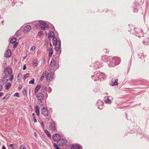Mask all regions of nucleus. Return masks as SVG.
<instances>
[{
    "label": "nucleus",
    "mask_w": 149,
    "mask_h": 149,
    "mask_svg": "<svg viewBox=\"0 0 149 149\" xmlns=\"http://www.w3.org/2000/svg\"><path fill=\"white\" fill-rule=\"evenodd\" d=\"M4 72L6 74L5 76L8 77V76L10 75L12 73L11 68L9 67L6 68L4 69Z\"/></svg>",
    "instance_id": "20e7f679"
},
{
    "label": "nucleus",
    "mask_w": 149,
    "mask_h": 149,
    "mask_svg": "<svg viewBox=\"0 0 149 149\" xmlns=\"http://www.w3.org/2000/svg\"><path fill=\"white\" fill-rule=\"evenodd\" d=\"M26 58V56H25V57H24L23 58V59H24Z\"/></svg>",
    "instance_id": "338daca9"
},
{
    "label": "nucleus",
    "mask_w": 149,
    "mask_h": 149,
    "mask_svg": "<svg viewBox=\"0 0 149 149\" xmlns=\"http://www.w3.org/2000/svg\"><path fill=\"white\" fill-rule=\"evenodd\" d=\"M14 96L15 97H19V93H15L14 94Z\"/></svg>",
    "instance_id": "49530a36"
},
{
    "label": "nucleus",
    "mask_w": 149,
    "mask_h": 149,
    "mask_svg": "<svg viewBox=\"0 0 149 149\" xmlns=\"http://www.w3.org/2000/svg\"><path fill=\"white\" fill-rule=\"evenodd\" d=\"M143 44L145 45H147L149 44V40H148V41H146V40H143Z\"/></svg>",
    "instance_id": "e433bc0d"
},
{
    "label": "nucleus",
    "mask_w": 149,
    "mask_h": 149,
    "mask_svg": "<svg viewBox=\"0 0 149 149\" xmlns=\"http://www.w3.org/2000/svg\"><path fill=\"white\" fill-rule=\"evenodd\" d=\"M71 149H80V146L78 144L73 145L71 146Z\"/></svg>",
    "instance_id": "4be33fe9"
},
{
    "label": "nucleus",
    "mask_w": 149,
    "mask_h": 149,
    "mask_svg": "<svg viewBox=\"0 0 149 149\" xmlns=\"http://www.w3.org/2000/svg\"><path fill=\"white\" fill-rule=\"evenodd\" d=\"M47 50L49 51V56L50 58L52 57L53 54V49L52 48L50 47L47 49Z\"/></svg>",
    "instance_id": "6ab92c4d"
},
{
    "label": "nucleus",
    "mask_w": 149,
    "mask_h": 149,
    "mask_svg": "<svg viewBox=\"0 0 149 149\" xmlns=\"http://www.w3.org/2000/svg\"><path fill=\"white\" fill-rule=\"evenodd\" d=\"M2 86L1 85H0V91L2 90Z\"/></svg>",
    "instance_id": "603ef678"
},
{
    "label": "nucleus",
    "mask_w": 149,
    "mask_h": 149,
    "mask_svg": "<svg viewBox=\"0 0 149 149\" xmlns=\"http://www.w3.org/2000/svg\"><path fill=\"white\" fill-rule=\"evenodd\" d=\"M99 67V66L98 65H96V66L95 65L94 66V68H98Z\"/></svg>",
    "instance_id": "864d4df0"
},
{
    "label": "nucleus",
    "mask_w": 149,
    "mask_h": 149,
    "mask_svg": "<svg viewBox=\"0 0 149 149\" xmlns=\"http://www.w3.org/2000/svg\"><path fill=\"white\" fill-rule=\"evenodd\" d=\"M22 87V86L21 85H19V88L20 89H21V88Z\"/></svg>",
    "instance_id": "680f3d73"
},
{
    "label": "nucleus",
    "mask_w": 149,
    "mask_h": 149,
    "mask_svg": "<svg viewBox=\"0 0 149 149\" xmlns=\"http://www.w3.org/2000/svg\"><path fill=\"white\" fill-rule=\"evenodd\" d=\"M39 23L41 24V29L43 30H46L49 28V25L44 22L40 21Z\"/></svg>",
    "instance_id": "f03ea898"
},
{
    "label": "nucleus",
    "mask_w": 149,
    "mask_h": 149,
    "mask_svg": "<svg viewBox=\"0 0 149 149\" xmlns=\"http://www.w3.org/2000/svg\"><path fill=\"white\" fill-rule=\"evenodd\" d=\"M46 43H47V44H48V41L46 42Z\"/></svg>",
    "instance_id": "69168bd1"
},
{
    "label": "nucleus",
    "mask_w": 149,
    "mask_h": 149,
    "mask_svg": "<svg viewBox=\"0 0 149 149\" xmlns=\"http://www.w3.org/2000/svg\"><path fill=\"white\" fill-rule=\"evenodd\" d=\"M40 88L41 86L40 85H38L36 86L35 89V94L37 93H38V91Z\"/></svg>",
    "instance_id": "b1692460"
},
{
    "label": "nucleus",
    "mask_w": 149,
    "mask_h": 149,
    "mask_svg": "<svg viewBox=\"0 0 149 149\" xmlns=\"http://www.w3.org/2000/svg\"><path fill=\"white\" fill-rule=\"evenodd\" d=\"M120 59L117 57H114L112 60H110L108 62V64L109 67H113L120 64Z\"/></svg>",
    "instance_id": "f257e3e1"
},
{
    "label": "nucleus",
    "mask_w": 149,
    "mask_h": 149,
    "mask_svg": "<svg viewBox=\"0 0 149 149\" xmlns=\"http://www.w3.org/2000/svg\"><path fill=\"white\" fill-rule=\"evenodd\" d=\"M50 45L51 47H52V43L51 42H50Z\"/></svg>",
    "instance_id": "e2e57ef3"
},
{
    "label": "nucleus",
    "mask_w": 149,
    "mask_h": 149,
    "mask_svg": "<svg viewBox=\"0 0 149 149\" xmlns=\"http://www.w3.org/2000/svg\"><path fill=\"white\" fill-rule=\"evenodd\" d=\"M11 54V50L10 49H8L5 52L4 55L5 56L6 58H9Z\"/></svg>",
    "instance_id": "4468645a"
},
{
    "label": "nucleus",
    "mask_w": 149,
    "mask_h": 149,
    "mask_svg": "<svg viewBox=\"0 0 149 149\" xmlns=\"http://www.w3.org/2000/svg\"><path fill=\"white\" fill-rule=\"evenodd\" d=\"M3 95V93L2 92L0 93V97Z\"/></svg>",
    "instance_id": "5fc2aeb1"
},
{
    "label": "nucleus",
    "mask_w": 149,
    "mask_h": 149,
    "mask_svg": "<svg viewBox=\"0 0 149 149\" xmlns=\"http://www.w3.org/2000/svg\"><path fill=\"white\" fill-rule=\"evenodd\" d=\"M16 41V38H13L10 40V42L12 44H13Z\"/></svg>",
    "instance_id": "c85d7f7f"
},
{
    "label": "nucleus",
    "mask_w": 149,
    "mask_h": 149,
    "mask_svg": "<svg viewBox=\"0 0 149 149\" xmlns=\"http://www.w3.org/2000/svg\"><path fill=\"white\" fill-rule=\"evenodd\" d=\"M44 131H45V132L46 134L50 138H51V135L49 133L48 131L47 130H45Z\"/></svg>",
    "instance_id": "c756f323"
},
{
    "label": "nucleus",
    "mask_w": 149,
    "mask_h": 149,
    "mask_svg": "<svg viewBox=\"0 0 149 149\" xmlns=\"http://www.w3.org/2000/svg\"><path fill=\"white\" fill-rule=\"evenodd\" d=\"M60 40H58L56 38L54 37L52 39L53 44L54 45H57L58 44V42Z\"/></svg>",
    "instance_id": "f3484780"
},
{
    "label": "nucleus",
    "mask_w": 149,
    "mask_h": 149,
    "mask_svg": "<svg viewBox=\"0 0 149 149\" xmlns=\"http://www.w3.org/2000/svg\"><path fill=\"white\" fill-rule=\"evenodd\" d=\"M107 49H106L103 50L104 51V52L105 53H106L107 52H108L107 51Z\"/></svg>",
    "instance_id": "052dcab7"
},
{
    "label": "nucleus",
    "mask_w": 149,
    "mask_h": 149,
    "mask_svg": "<svg viewBox=\"0 0 149 149\" xmlns=\"http://www.w3.org/2000/svg\"><path fill=\"white\" fill-rule=\"evenodd\" d=\"M100 72L99 71L96 72H94V75L92 76L93 79H94L95 81L99 80L98 76L100 75Z\"/></svg>",
    "instance_id": "423d86ee"
},
{
    "label": "nucleus",
    "mask_w": 149,
    "mask_h": 149,
    "mask_svg": "<svg viewBox=\"0 0 149 149\" xmlns=\"http://www.w3.org/2000/svg\"><path fill=\"white\" fill-rule=\"evenodd\" d=\"M102 60L104 62H107L108 61L107 57L106 56H104L102 57Z\"/></svg>",
    "instance_id": "a878e982"
},
{
    "label": "nucleus",
    "mask_w": 149,
    "mask_h": 149,
    "mask_svg": "<svg viewBox=\"0 0 149 149\" xmlns=\"http://www.w3.org/2000/svg\"><path fill=\"white\" fill-rule=\"evenodd\" d=\"M53 146L54 147L56 148V149H61L58 146L57 144L56 143H54V144Z\"/></svg>",
    "instance_id": "72a5a7b5"
},
{
    "label": "nucleus",
    "mask_w": 149,
    "mask_h": 149,
    "mask_svg": "<svg viewBox=\"0 0 149 149\" xmlns=\"http://www.w3.org/2000/svg\"><path fill=\"white\" fill-rule=\"evenodd\" d=\"M37 97L38 100L40 101V102H42V100L44 98V94L42 93H39L37 94Z\"/></svg>",
    "instance_id": "1a4fd4ad"
},
{
    "label": "nucleus",
    "mask_w": 149,
    "mask_h": 149,
    "mask_svg": "<svg viewBox=\"0 0 149 149\" xmlns=\"http://www.w3.org/2000/svg\"><path fill=\"white\" fill-rule=\"evenodd\" d=\"M34 81L35 80L34 79H32L31 80L29 81V84H34Z\"/></svg>",
    "instance_id": "c9c22d12"
},
{
    "label": "nucleus",
    "mask_w": 149,
    "mask_h": 149,
    "mask_svg": "<svg viewBox=\"0 0 149 149\" xmlns=\"http://www.w3.org/2000/svg\"><path fill=\"white\" fill-rule=\"evenodd\" d=\"M49 128L52 131H54L56 130V125L54 122H50L49 123Z\"/></svg>",
    "instance_id": "6e6552de"
},
{
    "label": "nucleus",
    "mask_w": 149,
    "mask_h": 149,
    "mask_svg": "<svg viewBox=\"0 0 149 149\" xmlns=\"http://www.w3.org/2000/svg\"><path fill=\"white\" fill-rule=\"evenodd\" d=\"M35 49V47H32L31 48V49L32 50H34Z\"/></svg>",
    "instance_id": "3c124183"
},
{
    "label": "nucleus",
    "mask_w": 149,
    "mask_h": 149,
    "mask_svg": "<svg viewBox=\"0 0 149 149\" xmlns=\"http://www.w3.org/2000/svg\"><path fill=\"white\" fill-rule=\"evenodd\" d=\"M48 72L47 71H45V73L43 72L42 73L40 78V81H42L43 80L45 74H46Z\"/></svg>",
    "instance_id": "5701e85b"
},
{
    "label": "nucleus",
    "mask_w": 149,
    "mask_h": 149,
    "mask_svg": "<svg viewBox=\"0 0 149 149\" xmlns=\"http://www.w3.org/2000/svg\"><path fill=\"white\" fill-rule=\"evenodd\" d=\"M26 69V65H24V66H23V70H25Z\"/></svg>",
    "instance_id": "09e8293b"
},
{
    "label": "nucleus",
    "mask_w": 149,
    "mask_h": 149,
    "mask_svg": "<svg viewBox=\"0 0 149 149\" xmlns=\"http://www.w3.org/2000/svg\"><path fill=\"white\" fill-rule=\"evenodd\" d=\"M54 76V73L52 72H50L48 73H47V75L46 77V79L48 81H50L53 78Z\"/></svg>",
    "instance_id": "0eeeda50"
},
{
    "label": "nucleus",
    "mask_w": 149,
    "mask_h": 149,
    "mask_svg": "<svg viewBox=\"0 0 149 149\" xmlns=\"http://www.w3.org/2000/svg\"><path fill=\"white\" fill-rule=\"evenodd\" d=\"M33 121L34 123H36L37 122V120L35 117H33Z\"/></svg>",
    "instance_id": "de8ad7c7"
},
{
    "label": "nucleus",
    "mask_w": 149,
    "mask_h": 149,
    "mask_svg": "<svg viewBox=\"0 0 149 149\" xmlns=\"http://www.w3.org/2000/svg\"><path fill=\"white\" fill-rule=\"evenodd\" d=\"M56 64V62L55 60L54 59H52L50 63V66L52 67H54Z\"/></svg>",
    "instance_id": "412c9836"
},
{
    "label": "nucleus",
    "mask_w": 149,
    "mask_h": 149,
    "mask_svg": "<svg viewBox=\"0 0 149 149\" xmlns=\"http://www.w3.org/2000/svg\"><path fill=\"white\" fill-rule=\"evenodd\" d=\"M54 32L52 31H49V33L48 34L49 38L53 37L54 38Z\"/></svg>",
    "instance_id": "393cba45"
},
{
    "label": "nucleus",
    "mask_w": 149,
    "mask_h": 149,
    "mask_svg": "<svg viewBox=\"0 0 149 149\" xmlns=\"http://www.w3.org/2000/svg\"><path fill=\"white\" fill-rule=\"evenodd\" d=\"M41 114L45 117H47L49 116L48 110L46 107H44L41 109Z\"/></svg>",
    "instance_id": "7ed1b4c3"
},
{
    "label": "nucleus",
    "mask_w": 149,
    "mask_h": 149,
    "mask_svg": "<svg viewBox=\"0 0 149 149\" xmlns=\"http://www.w3.org/2000/svg\"><path fill=\"white\" fill-rule=\"evenodd\" d=\"M10 94H6L5 96H4L2 99V100H3V102H5L10 97Z\"/></svg>",
    "instance_id": "a211bd4d"
},
{
    "label": "nucleus",
    "mask_w": 149,
    "mask_h": 149,
    "mask_svg": "<svg viewBox=\"0 0 149 149\" xmlns=\"http://www.w3.org/2000/svg\"><path fill=\"white\" fill-rule=\"evenodd\" d=\"M32 116L33 117H35V114L34 113H33L32 114Z\"/></svg>",
    "instance_id": "6e6d98bb"
},
{
    "label": "nucleus",
    "mask_w": 149,
    "mask_h": 149,
    "mask_svg": "<svg viewBox=\"0 0 149 149\" xmlns=\"http://www.w3.org/2000/svg\"><path fill=\"white\" fill-rule=\"evenodd\" d=\"M8 77L6 76H5L1 80L2 83L3 84H6L8 83Z\"/></svg>",
    "instance_id": "f8f14e48"
},
{
    "label": "nucleus",
    "mask_w": 149,
    "mask_h": 149,
    "mask_svg": "<svg viewBox=\"0 0 149 149\" xmlns=\"http://www.w3.org/2000/svg\"><path fill=\"white\" fill-rule=\"evenodd\" d=\"M61 40H59L58 42V44L57 45H55V50L56 52H58L60 48L61 47Z\"/></svg>",
    "instance_id": "dca6fc26"
},
{
    "label": "nucleus",
    "mask_w": 149,
    "mask_h": 149,
    "mask_svg": "<svg viewBox=\"0 0 149 149\" xmlns=\"http://www.w3.org/2000/svg\"><path fill=\"white\" fill-rule=\"evenodd\" d=\"M35 112L37 116H39L40 114V108L38 106H36L35 108Z\"/></svg>",
    "instance_id": "aec40b11"
},
{
    "label": "nucleus",
    "mask_w": 149,
    "mask_h": 149,
    "mask_svg": "<svg viewBox=\"0 0 149 149\" xmlns=\"http://www.w3.org/2000/svg\"><path fill=\"white\" fill-rule=\"evenodd\" d=\"M20 149H26L24 145H22L20 147Z\"/></svg>",
    "instance_id": "a18cd8bd"
},
{
    "label": "nucleus",
    "mask_w": 149,
    "mask_h": 149,
    "mask_svg": "<svg viewBox=\"0 0 149 149\" xmlns=\"http://www.w3.org/2000/svg\"><path fill=\"white\" fill-rule=\"evenodd\" d=\"M100 75L98 76L99 80L101 81L106 78V75L104 73L100 72Z\"/></svg>",
    "instance_id": "ddd939ff"
},
{
    "label": "nucleus",
    "mask_w": 149,
    "mask_h": 149,
    "mask_svg": "<svg viewBox=\"0 0 149 149\" xmlns=\"http://www.w3.org/2000/svg\"><path fill=\"white\" fill-rule=\"evenodd\" d=\"M50 90L49 91V93H51V91H52V89H51V88H50Z\"/></svg>",
    "instance_id": "0e129e2a"
},
{
    "label": "nucleus",
    "mask_w": 149,
    "mask_h": 149,
    "mask_svg": "<svg viewBox=\"0 0 149 149\" xmlns=\"http://www.w3.org/2000/svg\"><path fill=\"white\" fill-rule=\"evenodd\" d=\"M18 44V42H15L13 45V48H15L17 46V45Z\"/></svg>",
    "instance_id": "58836bf2"
},
{
    "label": "nucleus",
    "mask_w": 149,
    "mask_h": 149,
    "mask_svg": "<svg viewBox=\"0 0 149 149\" xmlns=\"http://www.w3.org/2000/svg\"><path fill=\"white\" fill-rule=\"evenodd\" d=\"M2 149H6L4 146H3Z\"/></svg>",
    "instance_id": "bf43d9fd"
},
{
    "label": "nucleus",
    "mask_w": 149,
    "mask_h": 149,
    "mask_svg": "<svg viewBox=\"0 0 149 149\" xmlns=\"http://www.w3.org/2000/svg\"><path fill=\"white\" fill-rule=\"evenodd\" d=\"M43 61L44 62H45V58H43Z\"/></svg>",
    "instance_id": "13d9d810"
},
{
    "label": "nucleus",
    "mask_w": 149,
    "mask_h": 149,
    "mask_svg": "<svg viewBox=\"0 0 149 149\" xmlns=\"http://www.w3.org/2000/svg\"><path fill=\"white\" fill-rule=\"evenodd\" d=\"M16 145V144L13 143V144H10L9 145V146L12 148H14Z\"/></svg>",
    "instance_id": "a19ab883"
},
{
    "label": "nucleus",
    "mask_w": 149,
    "mask_h": 149,
    "mask_svg": "<svg viewBox=\"0 0 149 149\" xmlns=\"http://www.w3.org/2000/svg\"><path fill=\"white\" fill-rule=\"evenodd\" d=\"M13 75H11L10 76V78L9 79V80L10 81H11L13 79Z\"/></svg>",
    "instance_id": "79ce46f5"
},
{
    "label": "nucleus",
    "mask_w": 149,
    "mask_h": 149,
    "mask_svg": "<svg viewBox=\"0 0 149 149\" xmlns=\"http://www.w3.org/2000/svg\"><path fill=\"white\" fill-rule=\"evenodd\" d=\"M46 89L47 88L46 86H43L41 88L42 91L43 93H44L46 91Z\"/></svg>",
    "instance_id": "7c9ffc66"
},
{
    "label": "nucleus",
    "mask_w": 149,
    "mask_h": 149,
    "mask_svg": "<svg viewBox=\"0 0 149 149\" xmlns=\"http://www.w3.org/2000/svg\"><path fill=\"white\" fill-rule=\"evenodd\" d=\"M138 11V9L137 7H134V12H137Z\"/></svg>",
    "instance_id": "37998d69"
},
{
    "label": "nucleus",
    "mask_w": 149,
    "mask_h": 149,
    "mask_svg": "<svg viewBox=\"0 0 149 149\" xmlns=\"http://www.w3.org/2000/svg\"><path fill=\"white\" fill-rule=\"evenodd\" d=\"M11 84L9 82H8L7 83V84L5 85V88L6 89H9L10 87Z\"/></svg>",
    "instance_id": "bb28decb"
},
{
    "label": "nucleus",
    "mask_w": 149,
    "mask_h": 149,
    "mask_svg": "<svg viewBox=\"0 0 149 149\" xmlns=\"http://www.w3.org/2000/svg\"><path fill=\"white\" fill-rule=\"evenodd\" d=\"M22 93L24 94H26L27 93L26 89H25L24 88V89L22 91Z\"/></svg>",
    "instance_id": "ea45409f"
},
{
    "label": "nucleus",
    "mask_w": 149,
    "mask_h": 149,
    "mask_svg": "<svg viewBox=\"0 0 149 149\" xmlns=\"http://www.w3.org/2000/svg\"><path fill=\"white\" fill-rule=\"evenodd\" d=\"M41 25L40 24L39 22L38 24H37L36 25V28H39L40 27L41 28Z\"/></svg>",
    "instance_id": "f704fd0d"
},
{
    "label": "nucleus",
    "mask_w": 149,
    "mask_h": 149,
    "mask_svg": "<svg viewBox=\"0 0 149 149\" xmlns=\"http://www.w3.org/2000/svg\"><path fill=\"white\" fill-rule=\"evenodd\" d=\"M29 76V73H26V74H25L24 75V77L25 78H27Z\"/></svg>",
    "instance_id": "c03bdc74"
},
{
    "label": "nucleus",
    "mask_w": 149,
    "mask_h": 149,
    "mask_svg": "<svg viewBox=\"0 0 149 149\" xmlns=\"http://www.w3.org/2000/svg\"><path fill=\"white\" fill-rule=\"evenodd\" d=\"M31 29V27L30 25H27L23 28V31L24 32H29Z\"/></svg>",
    "instance_id": "2eb2a0df"
},
{
    "label": "nucleus",
    "mask_w": 149,
    "mask_h": 149,
    "mask_svg": "<svg viewBox=\"0 0 149 149\" xmlns=\"http://www.w3.org/2000/svg\"><path fill=\"white\" fill-rule=\"evenodd\" d=\"M60 138V136L57 134H55L52 136L53 139L55 141H58Z\"/></svg>",
    "instance_id": "9d476101"
},
{
    "label": "nucleus",
    "mask_w": 149,
    "mask_h": 149,
    "mask_svg": "<svg viewBox=\"0 0 149 149\" xmlns=\"http://www.w3.org/2000/svg\"><path fill=\"white\" fill-rule=\"evenodd\" d=\"M114 80H115V81H113V80H112V86H116V85H117L118 84V80L117 79H115Z\"/></svg>",
    "instance_id": "cd10ccee"
},
{
    "label": "nucleus",
    "mask_w": 149,
    "mask_h": 149,
    "mask_svg": "<svg viewBox=\"0 0 149 149\" xmlns=\"http://www.w3.org/2000/svg\"><path fill=\"white\" fill-rule=\"evenodd\" d=\"M57 143L60 146H63L65 145L67 143V141L63 139H60L57 141Z\"/></svg>",
    "instance_id": "39448f33"
},
{
    "label": "nucleus",
    "mask_w": 149,
    "mask_h": 149,
    "mask_svg": "<svg viewBox=\"0 0 149 149\" xmlns=\"http://www.w3.org/2000/svg\"><path fill=\"white\" fill-rule=\"evenodd\" d=\"M116 60H115V61H116Z\"/></svg>",
    "instance_id": "774afa93"
},
{
    "label": "nucleus",
    "mask_w": 149,
    "mask_h": 149,
    "mask_svg": "<svg viewBox=\"0 0 149 149\" xmlns=\"http://www.w3.org/2000/svg\"><path fill=\"white\" fill-rule=\"evenodd\" d=\"M109 96H107V100L106 101V103L107 104H110L111 103V102L110 100H109Z\"/></svg>",
    "instance_id": "2f4dec72"
},
{
    "label": "nucleus",
    "mask_w": 149,
    "mask_h": 149,
    "mask_svg": "<svg viewBox=\"0 0 149 149\" xmlns=\"http://www.w3.org/2000/svg\"><path fill=\"white\" fill-rule=\"evenodd\" d=\"M15 34L17 36H19V34L18 33H17V32Z\"/></svg>",
    "instance_id": "4d7b16f0"
},
{
    "label": "nucleus",
    "mask_w": 149,
    "mask_h": 149,
    "mask_svg": "<svg viewBox=\"0 0 149 149\" xmlns=\"http://www.w3.org/2000/svg\"><path fill=\"white\" fill-rule=\"evenodd\" d=\"M42 34H43V32L42 31H40L38 33V36H40L42 35Z\"/></svg>",
    "instance_id": "4c0bfd02"
},
{
    "label": "nucleus",
    "mask_w": 149,
    "mask_h": 149,
    "mask_svg": "<svg viewBox=\"0 0 149 149\" xmlns=\"http://www.w3.org/2000/svg\"><path fill=\"white\" fill-rule=\"evenodd\" d=\"M41 124L42 126L43 127H45V125H44V124L43 122H42L41 123Z\"/></svg>",
    "instance_id": "8fccbe9b"
},
{
    "label": "nucleus",
    "mask_w": 149,
    "mask_h": 149,
    "mask_svg": "<svg viewBox=\"0 0 149 149\" xmlns=\"http://www.w3.org/2000/svg\"><path fill=\"white\" fill-rule=\"evenodd\" d=\"M98 105V108L100 109H103L104 103L101 100H99L97 102Z\"/></svg>",
    "instance_id": "9b49d317"
},
{
    "label": "nucleus",
    "mask_w": 149,
    "mask_h": 149,
    "mask_svg": "<svg viewBox=\"0 0 149 149\" xmlns=\"http://www.w3.org/2000/svg\"><path fill=\"white\" fill-rule=\"evenodd\" d=\"M32 64L34 66H36L38 65L37 61L36 60H34L33 61Z\"/></svg>",
    "instance_id": "473e14b6"
}]
</instances>
